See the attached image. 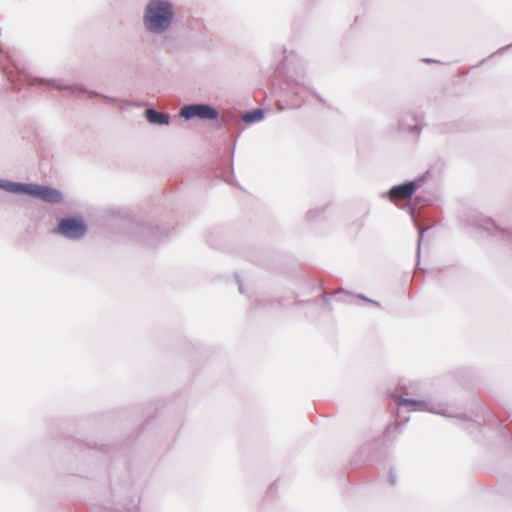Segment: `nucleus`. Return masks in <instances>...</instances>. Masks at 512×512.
Segmentation results:
<instances>
[{"label":"nucleus","mask_w":512,"mask_h":512,"mask_svg":"<svg viewBox=\"0 0 512 512\" xmlns=\"http://www.w3.org/2000/svg\"><path fill=\"white\" fill-rule=\"evenodd\" d=\"M87 227L81 218H63L59 221L54 233L61 234L70 239H79L85 235Z\"/></svg>","instance_id":"3"},{"label":"nucleus","mask_w":512,"mask_h":512,"mask_svg":"<svg viewBox=\"0 0 512 512\" xmlns=\"http://www.w3.org/2000/svg\"><path fill=\"white\" fill-rule=\"evenodd\" d=\"M4 188L10 192L24 193L51 204H58L63 201L62 193L59 190L49 186L9 182L4 186Z\"/></svg>","instance_id":"2"},{"label":"nucleus","mask_w":512,"mask_h":512,"mask_svg":"<svg viewBox=\"0 0 512 512\" xmlns=\"http://www.w3.org/2000/svg\"><path fill=\"white\" fill-rule=\"evenodd\" d=\"M146 119L151 124L165 125L169 123V116L165 113L158 112L153 109H147L145 111Z\"/></svg>","instance_id":"6"},{"label":"nucleus","mask_w":512,"mask_h":512,"mask_svg":"<svg viewBox=\"0 0 512 512\" xmlns=\"http://www.w3.org/2000/svg\"><path fill=\"white\" fill-rule=\"evenodd\" d=\"M180 115L186 119L194 117H198L200 119H216L218 112L209 105L195 104L182 108Z\"/></svg>","instance_id":"4"},{"label":"nucleus","mask_w":512,"mask_h":512,"mask_svg":"<svg viewBox=\"0 0 512 512\" xmlns=\"http://www.w3.org/2000/svg\"><path fill=\"white\" fill-rule=\"evenodd\" d=\"M264 113L262 110L257 109L252 112L246 113L242 116L243 121L245 122H255L263 119Z\"/></svg>","instance_id":"7"},{"label":"nucleus","mask_w":512,"mask_h":512,"mask_svg":"<svg viewBox=\"0 0 512 512\" xmlns=\"http://www.w3.org/2000/svg\"><path fill=\"white\" fill-rule=\"evenodd\" d=\"M173 17V8L168 1L151 0L145 10L144 23L149 31L161 33L170 26Z\"/></svg>","instance_id":"1"},{"label":"nucleus","mask_w":512,"mask_h":512,"mask_svg":"<svg viewBox=\"0 0 512 512\" xmlns=\"http://www.w3.org/2000/svg\"><path fill=\"white\" fill-rule=\"evenodd\" d=\"M416 191L414 182H407L402 185L394 186L390 189L388 195L391 201H402L411 198Z\"/></svg>","instance_id":"5"},{"label":"nucleus","mask_w":512,"mask_h":512,"mask_svg":"<svg viewBox=\"0 0 512 512\" xmlns=\"http://www.w3.org/2000/svg\"><path fill=\"white\" fill-rule=\"evenodd\" d=\"M412 402L409 401V400H403L402 402H400L399 404H411Z\"/></svg>","instance_id":"8"}]
</instances>
